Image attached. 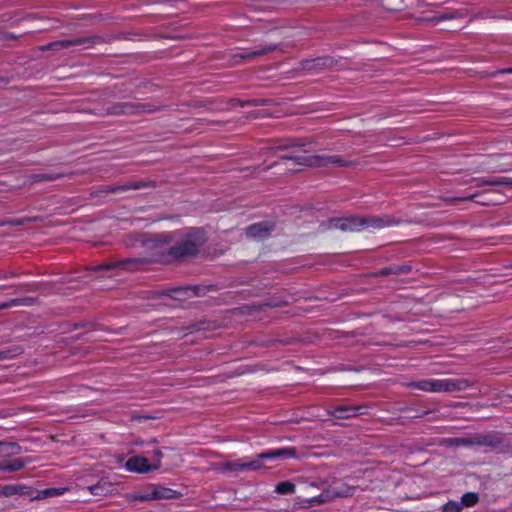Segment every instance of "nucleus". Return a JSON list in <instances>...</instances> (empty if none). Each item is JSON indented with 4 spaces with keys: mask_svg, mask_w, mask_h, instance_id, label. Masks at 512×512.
<instances>
[{
    "mask_svg": "<svg viewBox=\"0 0 512 512\" xmlns=\"http://www.w3.org/2000/svg\"><path fill=\"white\" fill-rule=\"evenodd\" d=\"M398 223V220L388 215L367 217L350 216L345 218L331 219L328 222V228L356 232L364 228L382 229L385 227L397 225Z\"/></svg>",
    "mask_w": 512,
    "mask_h": 512,
    "instance_id": "1",
    "label": "nucleus"
},
{
    "mask_svg": "<svg viewBox=\"0 0 512 512\" xmlns=\"http://www.w3.org/2000/svg\"><path fill=\"white\" fill-rule=\"evenodd\" d=\"M145 249L150 252L148 260L142 258H129L118 262L117 264L108 265L107 268H114L116 266L123 268L135 267L139 263L146 262H161L171 263L168 257V249L171 247L170 238L167 235H155L143 241Z\"/></svg>",
    "mask_w": 512,
    "mask_h": 512,
    "instance_id": "2",
    "label": "nucleus"
},
{
    "mask_svg": "<svg viewBox=\"0 0 512 512\" xmlns=\"http://www.w3.org/2000/svg\"><path fill=\"white\" fill-rule=\"evenodd\" d=\"M296 455V449L292 447L275 449L258 454L255 460L240 459L224 462L222 469L228 472L256 471L263 466L262 460L294 458Z\"/></svg>",
    "mask_w": 512,
    "mask_h": 512,
    "instance_id": "3",
    "label": "nucleus"
},
{
    "mask_svg": "<svg viewBox=\"0 0 512 512\" xmlns=\"http://www.w3.org/2000/svg\"><path fill=\"white\" fill-rule=\"evenodd\" d=\"M203 241L198 233H190L175 245H172L168 249V257L171 262L182 260L186 257L194 256L198 253L199 247Z\"/></svg>",
    "mask_w": 512,
    "mask_h": 512,
    "instance_id": "4",
    "label": "nucleus"
},
{
    "mask_svg": "<svg viewBox=\"0 0 512 512\" xmlns=\"http://www.w3.org/2000/svg\"><path fill=\"white\" fill-rule=\"evenodd\" d=\"M282 159L294 160L296 164L310 167H328V166H349L352 163L339 155H313V156H292L285 155Z\"/></svg>",
    "mask_w": 512,
    "mask_h": 512,
    "instance_id": "5",
    "label": "nucleus"
},
{
    "mask_svg": "<svg viewBox=\"0 0 512 512\" xmlns=\"http://www.w3.org/2000/svg\"><path fill=\"white\" fill-rule=\"evenodd\" d=\"M160 109L151 103H117L107 108L108 115H139L153 113Z\"/></svg>",
    "mask_w": 512,
    "mask_h": 512,
    "instance_id": "6",
    "label": "nucleus"
},
{
    "mask_svg": "<svg viewBox=\"0 0 512 512\" xmlns=\"http://www.w3.org/2000/svg\"><path fill=\"white\" fill-rule=\"evenodd\" d=\"M471 383L464 378L433 379V392L453 393L468 389Z\"/></svg>",
    "mask_w": 512,
    "mask_h": 512,
    "instance_id": "7",
    "label": "nucleus"
},
{
    "mask_svg": "<svg viewBox=\"0 0 512 512\" xmlns=\"http://www.w3.org/2000/svg\"><path fill=\"white\" fill-rule=\"evenodd\" d=\"M102 41L101 37L99 36H91V37H75L72 39H65L61 41H55L51 42L47 45H43L40 47V50H54L58 51L61 49H66L71 46H77V45H87L88 47H91L94 44L100 43Z\"/></svg>",
    "mask_w": 512,
    "mask_h": 512,
    "instance_id": "8",
    "label": "nucleus"
},
{
    "mask_svg": "<svg viewBox=\"0 0 512 512\" xmlns=\"http://www.w3.org/2000/svg\"><path fill=\"white\" fill-rule=\"evenodd\" d=\"M354 488L350 486H343L339 489L331 488L322 492L318 497L312 498L310 502L312 504H321L331 501L336 498L349 497L353 494Z\"/></svg>",
    "mask_w": 512,
    "mask_h": 512,
    "instance_id": "9",
    "label": "nucleus"
},
{
    "mask_svg": "<svg viewBox=\"0 0 512 512\" xmlns=\"http://www.w3.org/2000/svg\"><path fill=\"white\" fill-rule=\"evenodd\" d=\"M125 467L128 471L135 473H148L153 471L151 465L148 463V458L144 456L129 458L125 463Z\"/></svg>",
    "mask_w": 512,
    "mask_h": 512,
    "instance_id": "10",
    "label": "nucleus"
},
{
    "mask_svg": "<svg viewBox=\"0 0 512 512\" xmlns=\"http://www.w3.org/2000/svg\"><path fill=\"white\" fill-rule=\"evenodd\" d=\"M467 16V12L464 9L459 10H449L443 13H440L434 17L424 18L423 20L429 22L433 25H437L441 21L453 20L459 21Z\"/></svg>",
    "mask_w": 512,
    "mask_h": 512,
    "instance_id": "11",
    "label": "nucleus"
},
{
    "mask_svg": "<svg viewBox=\"0 0 512 512\" xmlns=\"http://www.w3.org/2000/svg\"><path fill=\"white\" fill-rule=\"evenodd\" d=\"M273 229V226L267 222L253 224L247 228V235L251 238L262 239L267 237Z\"/></svg>",
    "mask_w": 512,
    "mask_h": 512,
    "instance_id": "12",
    "label": "nucleus"
},
{
    "mask_svg": "<svg viewBox=\"0 0 512 512\" xmlns=\"http://www.w3.org/2000/svg\"><path fill=\"white\" fill-rule=\"evenodd\" d=\"M363 409L364 407L361 406H339L333 411H330L329 414L338 419H347L350 417L361 415V410Z\"/></svg>",
    "mask_w": 512,
    "mask_h": 512,
    "instance_id": "13",
    "label": "nucleus"
},
{
    "mask_svg": "<svg viewBox=\"0 0 512 512\" xmlns=\"http://www.w3.org/2000/svg\"><path fill=\"white\" fill-rule=\"evenodd\" d=\"M175 494L176 492L169 488L157 487L150 495L136 496L134 499L140 501H146L150 499H172L175 498Z\"/></svg>",
    "mask_w": 512,
    "mask_h": 512,
    "instance_id": "14",
    "label": "nucleus"
},
{
    "mask_svg": "<svg viewBox=\"0 0 512 512\" xmlns=\"http://www.w3.org/2000/svg\"><path fill=\"white\" fill-rule=\"evenodd\" d=\"M0 461V471L14 472L19 471L30 461L26 458L7 459Z\"/></svg>",
    "mask_w": 512,
    "mask_h": 512,
    "instance_id": "15",
    "label": "nucleus"
},
{
    "mask_svg": "<svg viewBox=\"0 0 512 512\" xmlns=\"http://www.w3.org/2000/svg\"><path fill=\"white\" fill-rule=\"evenodd\" d=\"M275 49H276V45H269V46H266V47L261 48V49H257V50H253V51L237 54L235 56V58H239L241 60H250V59H253L255 57L268 54V53L274 51Z\"/></svg>",
    "mask_w": 512,
    "mask_h": 512,
    "instance_id": "16",
    "label": "nucleus"
},
{
    "mask_svg": "<svg viewBox=\"0 0 512 512\" xmlns=\"http://www.w3.org/2000/svg\"><path fill=\"white\" fill-rule=\"evenodd\" d=\"M67 491L66 488H47L44 490L37 491L35 495H31V499L39 500L51 497H57L64 494Z\"/></svg>",
    "mask_w": 512,
    "mask_h": 512,
    "instance_id": "17",
    "label": "nucleus"
},
{
    "mask_svg": "<svg viewBox=\"0 0 512 512\" xmlns=\"http://www.w3.org/2000/svg\"><path fill=\"white\" fill-rule=\"evenodd\" d=\"M20 453V447L15 443H6L0 441V457L10 458Z\"/></svg>",
    "mask_w": 512,
    "mask_h": 512,
    "instance_id": "18",
    "label": "nucleus"
},
{
    "mask_svg": "<svg viewBox=\"0 0 512 512\" xmlns=\"http://www.w3.org/2000/svg\"><path fill=\"white\" fill-rule=\"evenodd\" d=\"M334 63L333 59L328 57H321L317 59L308 60L305 62V68L307 69H322L332 66Z\"/></svg>",
    "mask_w": 512,
    "mask_h": 512,
    "instance_id": "19",
    "label": "nucleus"
},
{
    "mask_svg": "<svg viewBox=\"0 0 512 512\" xmlns=\"http://www.w3.org/2000/svg\"><path fill=\"white\" fill-rule=\"evenodd\" d=\"M110 488V484L108 482L99 481L97 484L89 486L88 490L92 495L102 496L105 495Z\"/></svg>",
    "mask_w": 512,
    "mask_h": 512,
    "instance_id": "20",
    "label": "nucleus"
},
{
    "mask_svg": "<svg viewBox=\"0 0 512 512\" xmlns=\"http://www.w3.org/2000/svg\"><path fill=\"white\" fill-rule=\"evenodd\" d=\"M295 491V484L290 481H283L275 486V492L280 495L292 494Z\"/></svg>",
    "mask_w": 512,
    "mask_h": 512,
    "instance_id": "21",
    "label": "nucleus"
},
{
    "mask_svg": "<svg viewBox=\"0 0 512 512\" xmlns=\"http://www.w3.org/2000/svg\"><path fill=\"white\" fill-rule=\"evenodd\" d=\"M409 386L425 392H433V379H424L412 382Z\"/></svg>",
    "mask_w": 512,
    "mask_h": 512,
    "instance_id": "22",
    "label": "nucleus"
},
{
    "mask_svg": "<svg viewBox=\"0 0 512 512\" xmlns=\"http://www.w3.org/2000/svg\"><path fill=\"white\" fill-rule=\"evenodd\" d=\"M60 177H61L60 174H48V173L34 174L29 178V182L31 184H33V183L42 182V181H53Z\"/></svg>",
    "mask_w": 512,
    "mask_h": 512,
    "instance_id": "23",
    "label": "nucleus"
},
{
    "mask_svg": "<svg viewBox=\"0 0 512 512\" xmlns=\"http://www.w3.org/2000/svg\"><path fill=\"white\" fill-rule=\"evenodd\" d=\"M478 500H479V497L476 493L468 492V493H465L461 497V500L459 502L462 504V508H463L464 506H466V507L474 506L478 502Z\"/></svg>",
    "mask_w": 512,
    "mask_h": 512,
    "instance_id": "24",
    "label": "nucleus"
},
{
    "mask_svg": "<svg viewBox=\"0 0 512 512\" xmlns=\"http://www.w3.org/2000/svg\"><path fill=\"white\" fill-rule=\"evenodd\" d=\"M28 489L25 486L7 485L3 488V495L12 496L15 494H24V490Z\"/></svg>",
    "mask_w": 512,
    "mask_h": 512,
    "instance_id": "25",
    "label": "nucleus"
},
{
    "mask_svg": "<svg viewBox=\"0 0 512 512\" xmlns=\"http://www.w3.org/2000/svg\"><path fill=\"white\" fill-rule=\"evenodd\" d=\"M144 186H145V184L143 182H133L128 185L112 187L110 189V192L116 193V192L126 191V190H130V189L136 190V189L143 188Z\"/></svg>",
    "mask_w": 512,
    "mask_h": 512,
    "instance_id": "26",
    "label": "nucleus"
},
{
    "mask_svg": "<svg viewBox=\"0 0 512 512\" xmlns=\"http://www.w3.org/2000/svg\"><path fill=\"white\" fill-rule=\"evenodd\" d=\"M22 353V348L20 347H14L12 349H8L5 351H0V360H7L15 358L16 356L20 355Z\"/></svg>",
    "mask_w": 512,
    "mask_h": 512,
    "instance_id": "27",
    "label": "nucleus"
},
{
    "mask_svg": "<svg viewBox=\"0 0 512 512\" xmlns=\"http://www.w3.org/2000/svg\"><path fill=\"white\" fill-rule=\"evenodd\" d=\"M444 442H445V444H447L449 446H455V447L468 446V445L472 444V441L470 439H466V438H449V439H446Z\"/></svg>",
    "mask_w": 512,
    "mask_h": 512,
    "instance_id": "28",
    "label": "nucleus"
},
{
    "mask_svg": "<svg viewBox=\"0 0 512 512\" xmlns=\"http://www.w3.org/2000/svg\"><path fill=\"white\" fill-rule=\"evenodd\" d=\"M493 192H494V190H487V191H484L483 194H488V193H493ZM480 195H482V193L476 192V193L468 195V196L450 198V199H447V200L449 202H451V203H455L457 201H473V200H475Z\"/></svg>",
    "mask_w": 512,
    "mask_h": 512,
    "instance_id": "29",
    "label": "nucleus"
},
{
    "mask_svg": "<svg viewBox=\"0 0 512 512\" xmlns=\"http://www.w3.org/2000/svg\"><path fill=\"white\" fill-rule=\"evenodd\" d=\"M443 512H461L462 504L459 501H449L442 506Z\"/></svg>",
    "mask_w": 512,
    "mask_h": 512,
    "instance_id": "30",
    "label": "nucleus"
},
{
    "mask_svg": "<svg viewBox=\"0 0 512 512\" xmlns=\"http://www.w3.org/2000/svg\"><path fill=\"white\" fill-rule=\"evenodd\" d=\"M492 186H504L508 188H512V178L511 177H497L493 178Z\"/></svg>",
    "mask_w": 512,
    "mask_h": 512,
    "instance_id": "31",
    "label": "nucleus"
},
{
    "mask_svg": "<svg viewBox=\"0 0 512 512\" xmlns=\"http://www.w3.org/2000/svg\"><path fill=\"white\" fill-rule=\"evenodd\" d=\"M162 456H163V454H162L161 450L156 449L153 451V456L151 458L152 463L150 464L152 467V470H157L160 468Z\"/></svg>",
    "mask_w": 512,
    "mask_h": 512,
    "instance_id": "32",
    "label": "nucleus"
},
{
    "mask_svg": "<svg viewBox=\"0 0 512 512\" xmlns=\"http://www.w3.org/2000/svg\"><path fill=\"white\" fill-rule=\"evenodd\" d=\"M307 143L303 140H287L284 145H280L277 147V149H286L288 147H302L305 146Z\"/></svg>",
    "mask_w": 512,
    "mask_h": 512,
    "instance_id": "33",
    "label": "nucleus"
},
{
    "mask_svg": "<svg viewBox=\"0 0 512 512\" xmlns=\"http://www.w3.org/2000/svg\"><path fill=\"white\" fill-rule=\"evenodd\" d=\"M12 301H15V306H31L36 302L35 298L32 297H26V298H19V299H12Z\"/></svg>",
    "mask_w": 512,
    "mask_h": 512,
    "instance_id": "34",
    "label": "nucleus"
},
{
    "mask_svg": "<svg viewBox=\"0 0 512 512\" xmlns=\"http://www.w3.org/2000/svg\"><path fill=\"white\" fill-rule=\"evenodd\" d=\"M34 220H36V218H19V219H14V220L4 222L3 225L8 224V225L18 226V225H24L26 223L32 222Z\"/></svg>",
    "mask_w": 512,
    "mask_h": 512,
    "instance_id": "35",
    "label": "nucleus"
},
{
    "mask_svg": "<svg viewBox=\"0 0 512 512\" xmlns=\"http://www.w3.org/2000/svg\"><path fill=\"white\" fill-rule=\"evenodd\" d=\"M177 295L174 296V298L179 299L181 295L188 294V293H196L195 289L192 288H180L174 291Z\"/></svg>",
    "mask_w": 512,
    "mask_h": 512,
    "instance_id": "36",
    "label": "nucleus"
},
{
    "mask_svg": "<svg viewBox=\"0 0 512 512\" xmlns=\"http://www.w3.org/2000/svg\"><path fill=\"white\" fill-rule=\"evenodd\" d=\"M491 182H493V178H491V179L480 178V179L476 180L475 186L476 187H482V186H485V185H492Z\"/></svg>",
    "mask_w": 512,
    "mask_h": 512,
    "instance_id": "37",
    "label": "nucleus"
},
{
    "mask_svg": "<svg viewBox=\"0 0 512 512\" xmlns=\"http://www.w3.org/2000/svg\"><path fill=\"white\" fill-rule=\"evenodd\" d=\"M392 268L394 274L407 273L410 270L408 266H393Z\"/></svg>",
    "mask_w": 512,
    "mask_h": 512,
    "instance_id": "38",
    "label": "nucleus"
},
{
    "mask_svg": "<svg viewBox=\"0 0 512 512\" xmlns=\"http://www.w3.org/2000/svg\"><path fill=\"white\" fill-rule=\"evenodd\" d=\"M392 271H393L392 267H387V268H384V269L380 270L375 275H377V276H387L389 274H392Z\"/></svg>",
    "mask_w": 512,
    "mask_h": 512,
    "instance_id": "39",
    "label": "nucleus"
},
{
    "mask_svg": "<svg viewBox=\"0 0 512 512\" xmlns=\"http://www.w3.org/2000/svg\"><path fill=\"white\" fill-rule=\"evenodd\" d=\"M11 307H15V301H8V302H4V303H0V310L1 309H8V308H11Z\"/></svg>",
    "mask_w": 512,
    "mask_h": 512,
    "instance_id": "40",
    "label": "nucleus"
},
{
    "mask_svg": "<svg viewBox=\"0 0 512 512\" xmlns=\"http://www.w3.org/2000/svg\"><path fill=\"white\" fill-rule=\"evenodd\" d=\"M477 203H479V204H481V205L497 204V202H495V201H493V200H490V199L477 201Z\"/></svg>",
    "mask_w": 512,
    "mask_h": 512,
    "instance_id": "41",
    "label": "nucleus"
},
{
    "mask_svg": "<svg viewBox=\"0 0 512 512\" xmlns=\"http://www.w3.org/2000/svg\"><path fill=\"white\" fill-rule=\"evenodd\" d=\"M17 274L15 272H11V273H5V274H2L0 273V279H7L9 277H15Z\"/></svg>",
    "mask_w": 512,
    "mask_h": 512,
    "instance_id": "42",
    "label": "nucleus"
},
{
    "mask_svg": "<svg viewBox=\"0 0 512 512\" xmlns=\"http://www.w3.org/2000/svg\"><path fill=\"white\" fill-rule=\"evenodd\" d=\"M456 28H459V25H449V26L445 27L446 30H453Z\"/></svg>",
    "mask_w": 512,
    "mask_h": 512,
    "instance_id": "43",
    "label": "nucleus"
},
{
    "mask_svg": "<svg viewBox=\"0 0 512 512\" xmlns=\"http://www.w3.org/2000/svg\"><path fill=\"white\" fill-rule=\"evenodd\" d=\"M498 73H512V68L499 70Z\"/></svg>",
    "mask_w": 512,
    "mask_h": 512,
    "instance_id": "44",
    "label": "nucleus"
},
{
    "mask_svg": "<svg viewBox=\"0 0 512 512\" xmlns=\"http://www.w3.org/2000/svg\"><path fill=\"white\" fill-rule=\"evenodd\" d=\"M5 38H6V39H14V38H15V35L10 34V33H7V34L5 35Z\"/></svg>",
    "mask_w": 512,
    "mask_h": 512,
    "instance_id": "45",
    "label": "nucleus"
}]
</instances>
